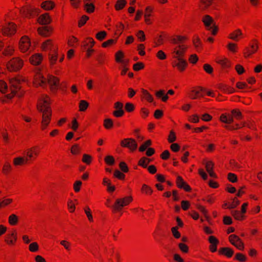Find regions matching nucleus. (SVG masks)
Wrapping results in <instances>:
<instances>
[{
	"label": "nucleus",
	"mask_w": 262,
	"mask_h": 262,
	"mask_svg": "<svg viewBox=\"0 0 262 262\" xmlns=\"http://www.w3.org/2000/svg\"><path fill=\"white\" fill-rule=\"evenodd\" d=\"M185 39L184 36H177L172 39V55L175 59L172 61V64L181 72L185 71L187 66L186 61L183 58L187 49V46L183 43Z\"/></svg>",
	"instance_id": "obj_1"
},
{
	"label": "nucleus",
	"mask_w": 262,
	"mask_h": 262,
	"mask_svg": "<svg viewBox=\"0 0 262 262\" xmlns=\"http://www.w3.org/2000/svg\"><path fill=\"white\" fill-rule=\"evenodd\" d=\"M37 109L42 113L40 128L42 130H45L49 126L52 117V112L50 106V98L47 96H42L39 100Z\"/></svg>",
	"instance_id": "obj_2"
},
{
	"label": "nucleus",
	"mask_w": 262,
	"mask_h": 262,
	"mask_svg": "<svg viewBox=\"0 0 262 262\" xmlns=\"http://www.w3.org/2000/svg\"><path fill=\"white\" fill-rule=\"evenodd\" d=\"M48 83L53 92H55L59 86V80L58 78L50 75L47 79L40 71L37 72L34 76L33 84L35 86L45 87Z\"/></svg>",
	"instance_id": "obj_3"
},
{
	"label": "nucleus",
	"mask_w": 262,
	"mask_h": 262,
	"mask_svg": "<svg viewBox=\"0 0 262 262\" xmlns=\"http://www.w3.org/2000/svg\"><path fill=\"white\" fill-rule=\"evenodd\" d=\"M41 48L43 51H49V59L50 64L54 65L57 59L58 54L57 45L51 40H47L42 42Z\"/></svg>",
	"instance_id": "obj_4"
},
{
	"label": "nucleus",
	"mask_w": 262,
	"mask_h": 262,
	"mask_svg": "<svg viewBox=\"0 0 262 262\" xmlns=\"http://www.w3.org/2000/svg\"><path fill=\"white\" fill-rule=\"evenodd\" d=\"M132 200L133 199L131 196H126L123 198L117 199L112 206L113 212L116 213L121 211L122 208L128 205Z\"/></svg>",
	"instance_id": "obj_5"
},
{
	"label": "nucleus",
	"mask_w": 262,
	"mask_h": 262,
	"mask_svg": "<svg viewBox=\"0 0 262 262\" xmlns=\"http://www.w3.org/2000/svg\"><path fill=\"white\" fill-rule=\"evenodd\" d=\"M232 114H223L220 117V120L227 124H231L233 122V117L237 120L242 118V114L240 111L237 110H233L231 112Z\"/></svg>",
	"instance_id": "obj_6"
},
{
	"label": "nucleus",
	"mask_w": 262,
	"mask_h": 262,
	"mask_svg": "<svg viewBox=\"0 0 262 262\" xmlns=\"http://www.w3.org/2000/svg\"><path fill=\"white\" fill-rule=\"evenodd\" d=\"M40 147L38 145L28 148L25 151V156L28 161L34 160L39 156Z\"/></svg>",
	"instance_id": "obj_7"
},
{
	"label": "nucleus",
	"mask_w": 262,
	"mask_h": 262,
	"mask_svg": "<svg viewBox=\"0 0 262 262\" xmlns=\"http://www.w3.org/2000/svg\"><path fill=\"white\" fill-rule=\"evenodd\" d=\"M24 64V61L18 57L10 60L6 64L7 69L10 71H17L20 70Z\"/></svg>",
	"instance_id": "obj_8"
},
{
	"label": "nucleus",
	"mask_w": 262,
	"mask_h": 262,
	"mask_svg": "<svg viewBox=\"0 0 262 262\" xmlns=\"http://www.w3.org/2000/svg\"><path fill=\"white\" fill-rule=\"evenodd\" d=\"M205 27L211 31L213 35H215L217 32V28L214 27L213 18L208 15H204L202 18Z\"/></svg>",
	"instance_id": "obj_9"
},
{
	"label": "nucleus",
	"mask_w": 262,
	"mask_h": 262,
	"mask_svg": "<svg viewBox=\"0 0 262 262\" xmlns=\"http://www.w3.org/2000/svg\"><path fill=\"white\" fill-rule=\"evenodd\" d=\"M258 48V43L256 40H252L249 46L245 48L244 51V55L245 57H248L256 52Z\"/></svg>",
	"instance_id": "obj_10"
},
{
	"label": "nucleus",
	"mask_w": 262,
	"mask_h": 262,
	"mask_svg": "<svg viewBox=\"0 0 262 262\" xmlns=\"http://www.w3.org/2000/svg\"><path fill=\"white\" fill-rule=\"evenodd\" d=\"M19 48L23 53L30 51L31 42L28 36H24L21 38L19 43Z\"/></svg>",
	"instance_id": "obj_11"
},
{
	"label": "nucleus",
	"mask_w": 262,
	"mask_h": 262,
	"mask_svg": "<svg viewBox=\"0 0 262 262\" xmlns=\"http://www.w3.org/2000/svg\"><path fill=\"white\" fill-rule=\"evenodd\" d=\"M19 11L23 16L26 17H32L38 13L37 9L28 5L23 7Z\"/></svg>",
	"instance_id": "obj_12"
},
{
	"label": "nucleus",
	"mask_w": 262,
	"mask_h": 262,
	"mask_svg": "<svg viewBox=\"0 0 262 262\" xmlns=\"http://www.w3.org/2000/svg\"><path fill=\"white\" fill-rule=\"evenodd\" d=\"M121 145L122 147L129 148L132 151L135 150L138 146L135 140L132 138L123 139L121 142Z\"/></svg>",
	"instance_id": "obj_13"
},
{
	"label": "nucleus",
	"mask_w": 262,
	"mask_h": 262,
	"mask_svg": "<svg viewBox=\"0 0 262 262\" xmlns=\"http://www.w3.org/2000/svg\"><path fill=\"white\" fill-rule=\"evenodd\" d=\"M230 242L236 247L238 249H244V244L238 236L234 234H231L229 237Z\"/></svg>",
	"instance_id": "obj_14"
},
{
	"label": "nucleus",
	"mask_w": 262,
	"mask_h": 262,
	"mask_svg": "<svg viewBox=\"0 0 262 262\" xmlns=\"http://www.w3.org/2000/svg\"><path fill=\"white\" fill-rule=\"evenodd\" d=\"M17 234L15 231L8 233L5 237V242L9 246L14 245L17 241Z\"/></svg>",
	"instance_id": "obj_15"
},
{
	"label": "nucleus",
	"mask_w": 262,
	"mask_h": 262,
	"mask_svg": "<svg viewBox=\"0 0 262 262\" xmlns=\"http://www.w3.org/2000/svg\"><path fill=\"white\" fill-rule=\"evenodd\" d=\"M124 56L123 52L119 51L115 54V60L116 62L121 63L122 66H127L129 60L123 59Z\"/></svg>",
	"instance_id": "obj_16"
},
{
	"label": "nucleus",
	"mask_w": 262,
	"mask_h": 262,
	"mask_svg": "<svg viewBox=\"0 0 262 262\" xmlns=\"http://www.w3.org/2000/svg\"><path fill=\"white\" fill-rule=\"evenodd\" d=\"M42 59L43 57L41 54L36 53L30 58V62L33 65L38 66L41 63Z\"/></svg>",
	"instance_id": "obj_17"
},
{
	"label": "nucleus",
	"mask_w": 262,
	"mask_h": 262,
	"mask_svg": "<svg viewBox=\"0 0 262 262\" xmlns=\"http://www.w3.org/2000/svg\"><path fill=\"white\" fill-rule=\"evenodd\" d=\"M203 89L201 88H197L192 90L189 93V97L192 99H196L199 97H203Z\"/></svg>",
	"instance_id": "obj_18"
},
{
	"label": "nucleus",
	"mask_w": 262,
	"mask_h": 262,
	"mask_svg": "<svg viewBox=\"0 0 262 262\" xmlns=\"http://www.w3.org/2000/svg\"><path fill=\"white\" fill-rule=\"evenodd\" d=\"M243 37V33L240 29H237L229 34L228 37L235 41H238Z\"/></svg>",
	"instance_id": "obj_19"
},
{
	"label": "nucleus",
	"mask_w": 262,
	"mask_h": 262,
	"mask_svg": "<svg viewBox=\"0 0 262 262\" xmlns=\"http://www.w3.org/2000/svg\"><path fill=\"white\" fill-rule=\"evenodd\" d=\"M177 185L178 187L183 188L186 191H190L191 190L190 187L184 181L183 178L180 176L177 177Z\"/></svg>",
	"instance_id": "obj_20"
},
{
	"label": "nucleus",
	"mask_w": 262,
	"mask_h": 262,
	"mask_svg": "<svg viewBox=\"0 0 262 262\" xmlns=\"http://www.w3.org/2000/svg\"><path fill=\"white\" fill-rule=\"evenodd\" d=\"M153 10L154 8L151 6H147L145 8L144 16L145 22L147 25H150L151 24V21L149 17L151 16Z\"/></svg>",
	"instance_id": "obj_21"
},
{
	"label": "nucleus",
	"mask_w": 262,
	"mask_h": 262,
	"mask_svg": "<svg viewBox=\"0 0 262 262\" xmlns=\"http://www.w3.org/2000/svg\"><path fill=\"white\" fill-rule=\"evenodd\" d=\"M28 163V160L25 157H18L13 159V164L15 166L23 165Z\"/></svg>",
	"instance_id": "obj_22"
},
{
	"label": "nucleus",
	"mask_w": 262,
	"mask_h": 262,
	"mask_svg": "<svg viewBox=\"0 0 262 262\" xmlns=\"http://www.w3.org/2000/svg\"><path fill=\"white\" fill-rule=\"evenodd\" d=\"M38 21L42 25H47L51 22V18L48 13H45L40 16Z\"/></svg>",
	"instance_id": "obj_23"
},
{
	"label": "nucleus",
	"mask_w": 262,
	"mask_h": 262,
	"mask_svg": "<svg viewBox=\"0 0 262 262\" xmlns=\"http://www.w3.org/2000/svg\"><path fill=\"white\" fill-rule=\"evenodd\" d=\"M83 46L84 49L92 48L95 44V41L92 38H87L83 42Z\"/></svg>",
	"instance_id": "obj_24"
},
{
	"label": "nucleus",
	"mask_w": 262,
	"mask_h": 262,
	"mask_svg": "<svg viewBox=\"0 0 262 262\" xmlns=\"http://www.w3.org/2000/svg\"><path fill=\"white\" fill-rule=\"evenodd\" d=\"M142 97L148 102H152L154 100L153 96L146 90L142 89L141 90Z\"/></svg>",
	"instance_id": "obj_25"
},
{
	"label": "nucleus",
	"mask_w": 262,
	"mask_h": 262,
	"mask_svg": "<svg viewBox=\"0 0 262 262\" xmlns=\"http://www.w3.org/2000/svg\"><path fill=\"white\" fill-rule=\"evenodd\" d=\"M216 62L224 68H229L230 66V61L226 58H219L217 59Z\"/></svg>",
	"instance_id": "obj_26"
},
{
	"label": "nucleus",
	"mask_w": 262,
	"mask_h": 262,
	"mask_svg": "<svg viewBox=\"0 0 262 262\" xmlns=\"http://www.w3.org/2000/svg\"><path fill=\"white\" fill-rule=\"evenodd\" d=\"M232 216L235 218V219L237 220H243L244 218V213L241 211L240 212L238 210H231V212Z\"/></svg>",
	"instance_id": "obj_27"
},
{
	"label": "nucleus",
	"mask_w": 262,
	"mask_h": 262,
	"mask_svg": "<svg viewBox=\"0 0 262 262\" xmlns=\"http://www.w3.org/2000/svg\"><path fill=\"white\" fill-rule=\"evenodd\" d=\"M18 222V217L15 214H11L8 217V222L12 226L16 225Z\"/></svg>",
	"instance_id": "obj_28"
},
{
	"label": "nucleus",
	"mask_w": 262,
	"mask_h": 262,
	"mask_svg": "<svg viewBox=\"0 0 262 262\" xmlns=\"http://www.w3.org/2000/svg\"><path fill=\"white\" fill-rule=\"evenodd\" d=\"M110 257L108 256V262H119L118 255L117 253H114L110 250L109 253Z\"/></svg>",
	"instance_id": "obj_29"
},
{
	"label": "nucleus",
	"mask_w": 262,
	"mask_h": 262,
	"mask_svg": "<svg viewBox=\"0 0 262 262\" xmlns=\"http://www.w3.org/2000/svg\"><path fill=\"white\" fill-rule=\"evenodd\" d=\"M127 2L125 0H118L115 4V8L117 11L122 10L126 5Z\"/></svg>",
	"instance_id": "obj_30"
},
{
	"label": "nucleus",
	"mask_w": 262,
	"mask_h": 262,
	"mask_svg": "<svg viewBox=\"0 0 262 262\" xmlns=\"http://www.w3.org/2000/svg\"><path fill=\"white\" fill-rule=\"evenodd\" d=\"M220 252L225 255L228 257H231L233 254V251L231 249L226 247L221 249Z\"/></svg>",
	"instance_id": "obj_31"
},
{
	"label": "nucleus",
	"mask_w": 262,
	"mask_h": 262,
	"mask_svg": "<svg viewBox=\"0 0 262 262\" xmlns=\"http://www.w3.org/2000/svg\"><path fill=\"white\" fill-rule=\"evenodd\" d=\"M151 162V160L146 158L142 157L139 161V165L144 168H146L148 164Z\"/></svg>",
	"instance_id": "obj_32"
},
{
	"label": "nucleus",
	"mask_w": 262,
	"mask_h": 262,
	"mask_svg": "<svg viewBox=\"0 0 262 262\" xmlns=\"http://www.w3.org/2000/svg\"><path fill=\"white\" fill-rule=\"evenodd\" d=\"M84 9L88 13H92L95 10V6L93 3H89L88 2L84 3Z\"/></svg>",
	"instance_id": "obj_33"
},
{
	"label": "nucleus",
	"mask_w": 262,
	"mask_h": 262,
	"mask_svg": "<svg viewBox=\"0 0 262 262\" xmlns=\"http://www.w3.org/2000/svg\"><path fill=\"white\" fill-rule=\"evenodd\" d=\"M41 7L46 10H50L54 7V4L51 1H45L41 4Z\"/></svg>",
	"instance_id": "obj_34"
},
{
	"label": "nucleus",
	"mask_w": 262,
	"mask_h": 262,
	"mask_svg": "<svg viewBox=\"0 0 262 262\" xmlns=\"http://www.w3.org/2000/svg\"><path fill=\"white\" fill-rule=\"evenodd\" d=\"M89 106V103L85 100H82L79 102V111L81 112L85 111Z\"/></svg>",
	"instance_id": "obj_35"
},
{
	"label": "nucleus",
	"mask_w": 262,
	"mask_h": 262,
	"mask_svg": "<svg viewBox=\"0 0 262 262\" xmlns=\"http://www.w3.org/2000/svg\"><path fill=\"white\" fill-rule=\"evenodd\" d=\"M141 191L142 193L147 195H150L152 193V190L151 188L146 184H143L142 185Z\"/></svg>",
	"instance_id": "obj_36"
},
{
	"label": "nucleus",
	"mask_w": 262,
	"mask_h": 262,
	"mask_svg": "<svg viewBox=\"0 0 262 262\" xmlns=\"http://www.w3.org/2000/svg\"><path fill=\"white\" fill-rule=\"evenodd\" d=\"M12 170V166L10 163L6 162L3 167V172L5 174H8Z\"/></svg>",
	"instance_id": "obj_37"
},
{
	"label": "nucleus",
	"mask_w": 262,
	"mask_h": 262,
	"mask_svg": "<svg viewBox=\"0 0 262 262\" xmlns=\"http://www.w3.org/2000/svg\"><path fill=\"white\" fill-rule=\"evenodd\" d=\"M114 123L113 120L111 119H105L104 120L103 125L104 127L107 129H110L113 126Z\"/></svg>",
	"instance_id": "obj_38"
},
{
	"label": "nucleus",
	"mask_w": 262,
	"mask_h": 262,
	"mask_svg": "<svg viewBox=\"0 0 262 262\" xmlns=\"http://www.w3.org/2000/svg\"><path fill=\"white\" fill-rule=\"evenodd\" d=\"M151 145V141L150 140H147L139 147V150L141 152L145 151L148 147Z\"/></svg>",
	"instance_id": "obj_39"
},
{
	"label": "nucleus",
	"mask_w": 262,
	"mask_h": 262,
	"mask_svg": "<svg viewBox=\"0 0 262 262\" xmlns=\"http://www.w3.org/2000/svg\"><path fill=\"white\" fill-rule=\"evenodd\" d=\"M220 89L222 91L226 93L230 94L234 92V89L227 85H222Z\"/></svg>",
	"instance_id": "obj_40"
},
{
	"label": "nucleus",
	"mask_w": 262,
	"mask_h": 262,
	"mask_svg": "<svg viewBox=\"0 0 262 262\" xmlns=\"http://www.w3.org/2000/svg\"><path fill=\"white\" fill-rule=\"evenodd\" d=\"M14 49L11 46L7 47L3 52V54L5 56H10L12 55L14 52Z\"/></svg>",
	"instance_id": "obj_41"
},
{
	"label": "nucleus",
	"mask_w": 262,
	"mask_h": 262,
	"mask_svg": "<svg viewBox=\"0 0 262 262\" xmlns=\"http://www.w3.org/2000/svg\"><path fill=\"white\" fill-rule=\"evenodd\" d=\"M38 32L39 34L42 36H47L49 34V31L47 27L38 28Z\"/></svg>",
	"instance_id": "obj_42"
},
{
	"label": "nucleus",
	"mask_w": 262,
	"mask_h": 262,
	"mask_svg": "<svg viewBox=\"0 0 262 262\" xmlns=\"http://www.w3.org/2000/svg\"><path fill=\"white\" fill-rule=\"evenodd\" d=\"M106 36V32L104 31L99 32L96 35V37L99 40H102Z\"/></svg>",
	"instance_id": "obj_43"
},
{
	"label": "nucleus",
	"mask_w": 262,
	"mask_h": 262,
	"mask_svg": "<svg viewBox=\"0 0 262 262\" xmlns=\"http://www.w3.org/2000/svg\"><path fill=\"white\" fill-rule=\"evenodd\" d=\"M29 249L30 251L34 252L38 250V245L36 242H33L30 244Z\"/></svg>",
	"instance_id": "obj_44"
},
{
	"label": "nucleus",
	"mask_w": 262,
	"mask_h": 262,
	"mask_svg": "<svg viewBox=\"0 0 262 262\" xmlns=\"http://www.w3.org/2000/svg\"><path fill=\"white\" fill-rule=\"evenodd\" d=\"M116 42V39H110L107 40L106 41H104L102 46L103 48H106L109 47L113 44H115Z\"/></svg>",
	"instance_id": "obj_45"
},
{
	"label": "nucleus",
	"mask_w": 262,
	"mask_h": 262,
	"mask_svg": "<svg viewBox=\"0 0 262 262\" xmlns=\"http://www.w3.org/2000/svg\"><path fill=\"white\" fill-rule=\"evenodd\" d=\"M237 45L234 43L230 42L227 45L228 49L233 53H235L237 51Z\"/></svg>",
	"instance_id": "obj_46"
},
{
	"label": "nucleus",
	"mask_w": 262,
	"mask_h": 262,
	"mask_svg": "<svg viewBox=\"0 0 262 262\" xmlns=\"http://www.w3.org/2000/svg\"><path fill=\"white\" fill-rule=\"evenodd\" d=\"M194 46L195 48L199 50L201 49V42L200 38L198 37H195L193 40Z\"/></svg>",
	"instance_id": "obj_47"
},
{
	"label": "nucleus",
	"mask_w": 262,
	"mask_h": 262,
	"mask_svg": "<svg viewBox=\"0 0 262 262\" xmlns=\"http://www.w3.org/2000/svg\"><path fill=\"white\" fill-rule=\"evenodd\" d=\"M178 227L176 226L171 228V232L173 236L176 238H179L181 236V233L178 231Z\"/></svg>",
	"instance_id": "obj_48"
},
{
	"label": "nucleus",
	"mask_w": 262,
	"mask_h": 262,
	"mask_svg": "<svg viewBox=\"0 0 262 262\" xmlns=\"http://www.w3.org/2000/svg\"><path fill=\"white\" fill-rule=\"evenodd\" d=\"M239 204V201L236 198H234L232 202L228 205L227 207L230 209L234 208Z\"/></svg>",
	"instance_id": "obj_49"
},
{
	"label": "nucleus",
	"mask_w": 262,
	"mask_h": 262,
	"mask_svg": "<svg viewBox=\"0 0 262 262\" xmlns=\"http://www.w3.org/2000/svg\"><path fill=\"white\" fill-rule=\"evenodd\" d=\"M105 162L110 165H113L115 163V160L113 156H107L105 158Z\"/></svg>",
	"instance_id": "obj_50"
},
{
	"label": "nucleus",
	"mask_w": 262,
	"mask_h": 262,
	"mask_svg": "<svg viewBox=\"0 0 262 262\" xmlns=\"http://www.w3.org/2000/svg\"><path fill=\"white\" fill-rule=\"evenodd\" d=\"M78 42V39L74 36L71 37L68 41V44L71 47H74Z\"/></svg>",
	"instance_id": "obj_51"
},
{
	"label": "nucleus",
	"mask_w": 262,
	"mask_h": 262,
	"mask_svg": "<svg viewBox=\"0 0 262 262\" xmlns=\"http://www.w3.org/2000/svg\"><path fill=\"white\" fill-rule=\"evenodd\" d=\"M136 36L140 41H144L145 40V35L144 32L142 30L139 31L137 33Z\"/></svg>",
	"instance_id": "obj_52"
},
{
	"label": "nucleus",
	"mask_w": 262,
	"mask_h": 262,
	"mask_svg": "<svg viewBox=\"0 0 262 262\" xmlns=\"http://www.w3.org/2000/svg\"><path fill=\"white\" fill-rule=\"evenodd\" d=\"M13 201L11 199H6L2 201H0V207H3L11 204Z\"/></svg>",
	"instance_id": "obj_53"
},
{
	"label": "nucleus",
	"mask_w": 262,
	"mask_h": 262,
	"mask_svg": "<svg viewBox=\"0 0 262 262\" xmlns=\"http://www.w3.org/2000/svg\"><path fill=\"white\" fill-rule=\"evenodd\" d=\"M89 19V17L86 15H83L80 19L79 20L78 26L79 27L83 26L86 22V21Z\"/></svg>",
	"instance_id": "obj_54"
},
{
	"label": "nucleus",
	"mask_w": 262,
	"mask_h": 262,
	"mask_svg": "<svg viewBox=\"0 0 262 262\" xmlns=\"http://www.w3.org/2000/svg\"><path fill=\"white\" fill-rule=\"evenodd\" d=\"M114 175L115 177L120 180H123L125 178V174L120 172L118 170H116L114 172Z\"/></svg>",
	"instance_id": "obj_55"
},
{
	"label": "nucleus",
	"mask_w": 262,
	"mask_h": 262,
	"mask_svg": "<svg viewBox=\"0 0 262 262\" xmlns=\"http://www.w3.org/2000/svg\"><path fill=\"white\" fill-rule=\"evenodd\" d=\"M156 56L160 60H164L166 58V55L162 50L159 51L156 54Z\"/></svg>",
	"instance_id": "obj_56"
},
{
	"label": "nucleus",
	"mask_w": 262,
	"mask_h": 262,
	"mask_svg": "<svg viewBox=\"0 0 262 262\" xmlns=\"http://www.w3.org/2000/svg\"><path fill=\"white\" fill-rule=\"evenodd\" d=\"M91 160H92V157L90 155H86V154H84L83 156L82 161L83 162H84L87 164H90L91 162Z\"/></svg>",
	"instance_id": "obj_57"
},
{
	"label": "nucleus",
	"mask_w": 262,
	"mask_h": 262,
	"mask_svg": "<svg viewBox=\"0 0 262 262\" xmlns=\"http://www.w3.org/2000/svg\"><path fill=\"white\" fill-rule=\"evenodd\" d=\"M235 258L241 262H244L247 259L246 257L244 254L240 253H237L236 254Z\"/></svg>",
	"instance_id": "obj_58"
},
{
	"label": "nucleus",
	"mask_w": 262,
	"mask_h": 262,
	"mask_svg": "<svg viewBox=\"0 0 262 262\" xmlns=\"http://www.w3.org/2000/svg\"><path fill=\"white\" fill-rule=\"evenodd\" d=\"M178 246L182 252L184 253H187L188 252V247L185 244L180 243Z\"/></svg>",
	"instance_id": "obj_59"
},
{
	"label": "nucleus",
	"mask_w": 262,
	"mask_h": 262,
	"mask_svg": "<svg viewBox=\"0 0 262 262\" xmlns=\"http://www.w3.org/2000/svg\"><path fill=\"white\" fill-rule=\"evenodd\" d=\"M144 68V64L142 62H137L134 64L133 69L136 71L142 70Z\"/></svg>",
	"instance_id": "obj_60"
},
{
	"label": "nucleus",
	"mask_w": 262,
	"mask_h": 262,
	"mask_svg": "<svg viewBox=\"0 0 262 262\" xmlns=\"http://www.w3.org/2000/svg\"><path fill=\"white\" fill-rule=\"evenodd\" d=\"M145 46L143 44H140L138 46V51H139V54L141 56H144L145 54L144 51Z\"/></svg>",
	"instance_id": "obj_61"
},
{
	"label": "nucleus",
	"mask_w": 262,
	"mask_h": 262,
	"mask_svg": "<svg viewBox=\"0 0 262 262\" xmlns=\"http://www.w3.org/2000/svg\"><path fill=\"white\" fill-rule=\"evenodd\" d=\"M84 212L89 219V220L90 221V222H92L93 221V216L92 215V213H91V210L90 209V208L89 207H86L85 209H84Z\"/></svg>",
	"instance_id": "obj_62"
},
{
	"label": "nucleus",
	"mask_w": 262,
	"mask_h": 262,
	"mask_svg": "<svg viewBox=\"0 0 262 262\" xmlns=\"http://www.w3.org/2000/svg\"><path fill=\"white\" fill-rule=\"evenodd\" d=\"M125 108L127 112H131L135 109V106L133 104L128 102L126 103Z\"/></svg>",
	"instance_id": "obj_63"
},
{
	"label": "nucleus",
	"mask_w": 262,
	"mask_h": 262,
	"mask_svg": "<svg viewBox=\"0 0 262 262\" xmlns=\"http://www.w3.org/2000/svg\"><path fill=\"white\" fill-rule=\"evenodd\" d=\"M71 151L73 154L77 155L80 152V148L77 144H75L72 147Z\"/></svg>",
	"instance_id": "obj_64"
}]
</instances>
